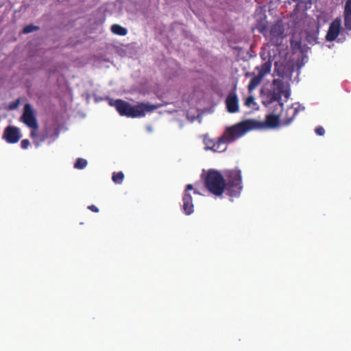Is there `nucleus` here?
I'll return each mask as SVG.
<instances>
[{"label": "nucleus", "mask_w": 351, "mask_h": 351, "mask_svg": "<svg viewBox=\"0 0 351 351\" xmlns=\"http://www.w3.org/2000/svg\"><path fill=\"white\" fill-rule=\"evenodd\" d=\"M315 132L319 136H323L325 134V130L322 126H318L315 128Z\"/></svg>", "instance_id": "obj_24"}, {"label": "nucleus", "mask_w": 351, "mask_h": 351, "mask_svg": "<svg viewBox=\"0 0 351 351\" xmlns=\"http://www.w3.org/2000/svg\"><path fill=\"white\" fill-rule=\"evenodd\" d=\"M225 180L219 171L210 169L204 178V186L211 194L221 196L224 193L226 188Z\"/></svg>", "instance_id": "obj_4"}, {"label": "nucleus", "mask_w": 351, "mask_h": 351, "mask_svg": "<svg viewBox=\"0 0 351 351\" xmlns=\"http://www.w3.org/2000/svg\"><path fill=\"white\" fill-rule=\"evenodd\" d=\"M256 122L258 123V125L255 128V130L263 129L265 128H274L280 123V116L278 114H269L266 116L265 121L264 122L256 120Z\"/></svg>", "instance_id": "obj_12"}, {"label": "nucleus", "mask_w": 351, "mask_h": 351, "mask_svg": "<svg viewBox=\"0 0 351 351\" xmlns=\"http://www.w3.org/2000/svg\"><path fill=\"white\" fill-rule=\"evenodd\" d=\"M254 104H255L254 97L252 96L248 97L245 101V105L248 107H251Z\"/></svg>", "instance_id": "obj_22"}, {"label": "nucleus", "mask_w": 351, "mask_h": 351, "mask_svg": "<svg viewBox=\"0 0 351 351\" xmlns=\"http://www.w3.org/2000/svg\"><path fill=\"white\" fill-rule=\"evenodd\" d=\"M21 138V134L19 128L11 125L5 128L2 136V138L10 144L18 143Z\"/></svg>", "instance_id": "obj_10"}, {"label": "nucleus", "mask_w": 351, "mask_h": 351, "mask_svg": "<svg viewBox=\"0 0 351 351\" xmlns=\"http://www.w3.org/2000/svg\"><path fill=\"white\" fill-rule=\"evenodd\" d=\"M263 77L261 76L259 74L257 75L254 76L250 81V83L248 84V90L250 92L254 90L255 88H257V86L261 83L263 80Z\"/></svg>", "instance_id": "obj_17"}, {"label": "nucleus", "mask_w": 351, "mask_h": 351, "mask_svg": "<svg viewBox=\"0 0 351 351\" xmlns=\"http://www.w3.org/2000/svg\"><path fill=\"white\" fill-rule=\"evenodd\" d=\"M21 120L30 129H38V123L35 116L34 110L30 104H25Z\"/></svg>", "instance_id": "obj_7"}, {"label": "nucleus", "mask_w": 351, "mask_h": 351, "mask_svg": "<svg viewBox=\"0 0 351 351\" xmlns=\"http://www.w3.org/2000/svg\"><path fill=\"white\" fill-rule=\"evenodd\" d=\"M227 110L230 113H235L239 110V100L237 94L231 92L226 99Z\"/></svg>", "instance_id": "obj_13"}, {"label": "nucleus", "mask_w": 351, "mask_h": 351, "mask_svg": "<svg viewBox=\"0 0 351 351\" xmlns=\"http://www.w3.org/2000/svg\"><path fill=\"white\" fill-rule=\"evenodd\" d=\"M88 209L90 210L91 211H93L94 213H98L99 212V208L96 206H95V205L88 206Z\"/></svg>", "instance_id": "obj_27"}, {"label": "nucleus", "mask_w": 351, "mask_h": 351, "mask_svg": "<svg viewBox=\"0 0 351 351\" xmlns=\"http://www.w3.org/2000/svg\"><path fill=\"white\" fill-rule=\"evenodd\" d=\"M343 21L346 29L351 31V0H346L345 3Z\"/></svg>", "instance_id": "obj_14"}, {"label": "nucleus", "mask_w": 351, "mask_h": 351, "mask_svg": "<svg viewBox=\"0 0 351 351\" xmlns=\"http://www.w3.org/2000/svg\"><path fill=\"white\" fill-rule=\"evenodd\" d=\"M193 190V186L189 184L186 186L182 197V210L186 215H189L194 212V205L193 204V198L189 193L190 191Z\"/></svg>", "instance_id": "obj_9"}, {"label": "nucleus", "mask_w": 351, "mask_h": 351, "mask_svg": "<svg viewBox=\"0 0 351 351\" xmlns=\"http://www.w3.org/2000/svg\"><path fill=\"white\" fill-rule=\"evenodd\" d=\"M39 29L38 26L34 25H28L23 27V34H29L31 32H33L34 31H36Z\"/></svg>", "instance_id": "obj_21"}, {"label": "nucleus", "mask_w": 351, "mask_h": 351, "mask_svg": "<svg viewBox=\"0 0 351 351\" xmlns=\"http://www.w3.org/2000/svg\"><path fill=\"white\" fill-rule=\"evenodd\" d=\"M341 19L340 18H336L332 21L326 36L327 41H334L338 37L341 30Z\"/></svg>", "instance_id": "obj_11"}, {"label": "nucleus", "mask_w": 351, "mask_h": 351, "mask_svg": "<svg viewBox=\"0 0 351 351\" xmlns=\"http://www.w3.org/2000/svg\"><path fill=\"white\" fill-rule=\"evenodd\" d=\"M29 145V141L28 139H23L21 142V147L22 149H27Z\"/></svg>", "instance_id": "obj_25"}, {"label": "nucleus", "mask_w": 351, "mask_h": 351, "mask_svg": "<svg viewBox=\"0 0 351 351\" xmlns=\"http://www.w3.org/2000/svg\"><path fill=\"white\" fill-rule=\"evenodd\" d=\"M257 125L258 123L256 122V120L247 119L231 127L227 128L223 134V136L228 143H230L242 136L247 132L255 130V128L257 127Z\"/></svg>", "instance_id": "obj_5"}, {"label": "nucleus", "mask_w": 351, "mask_h": 351, "mask_svg": "<svg viewBox=\"0 0 351 351\" xmlns=\"http://www.w3.org/2000/svg\"><path fill=\"white\" fill-rule=\"evenodd\" d=\"M87 164H88V162H87L86 160H85L84 158H79L77 159L76 162H75L74 167L75 169H82L86 167Z\"/></svg>", "instance_id": "obj_20"}, {"label": "nucleus", "mask_w": 351, "mask_h": 351, "mask_svg": "<svg viewBox=\"0 0 351 351\" xmlns=\"http://www.w3.org/2000/svg\"><path fill=\"white\" fill-rule=\"evenodd\" d=\"M273 89L269 90L266 94V101L264 104H271L278 101V105L280 110H282L283 103L281 101V97L283 95L286 99L290 97L289 84L285 82L281 79H274L272 82Z\"/></svg>", "instance_id": "obj_2"}, {"label": "nucleus", "mask_w": 351, "mask_h": 351, "mask_svg": "<svg viewBox=\"0 0 351 351\" xmlns=\"http://www.w3.org/2000/svg\"><path fill=\"white\" fill-rule=\"evenodd\" d=\"M110 29L113 34L119 36H125L128 33L126 28L118 24L112 25L110 27Z\"/></svg>", "instance_id": "obj_18"}, {"label": "nucleus", "mask_w": 351, "mask_h": 351, "mask_svg": "<svg viewBox=\"0 0 351 351\" xmlns=\"http://www.w3.org/2000/svg\"><path fill=\"white\" fill-rule=\"evenodd\" d=\"M110 104L115 107L120 115L132 118L144 117L146 112H151L154 109V106L144 103L132 106L122 99H117L114 104L111 103Z\"/></svg>", "instance_id": "obj_1"}, {"label": "nucleus", "mask_w": 351, "mask_h": 351, "mask_svg": "<svg viewBox=\"0 0 351 351\" xmlns=\"http://www.w3.org/2000/svg\"><path fill=\"white\" fill-rule=\"evenodd\" d=\"M32 131L30 132V137L32 138H35L36 137L38 136V133H37V131L38 129H31Z\"/></svg>", "instance_id": "obj_26"}, {"label": "nucleus", "mask_w": 351, "mask_h": 351, "mask_svg": "<svg viewBox=\"0 0 351 351\" xmlns=\"http://www.w3.org/2000/svg\"><path fill=\"white\" fill-rule=\"evenodd\" d=\"M259 32L264 34L270 41L272 45L278 47L282 45L284 35V27L281 22H277L272 25L269 28V32L267 34V27L263 25L258 27Z\"/></svg>", "instance_id": "obj_6"}, {"label": "nucleus", "mask_w": 351, "mask_h": 351, "mask_svg": "<svg viewBox=\"0 0 351 351\" xmlns=\"http://www.w3.org/2000/svg\"><path fill=\"white\" fill-rule=\"evenodd\" d=\"M271 68V61L268 60L263 63L261 66H258L256 67V69L258 71V73L261 76L264 77L265 75L269 73Z\"/></svg>", "instance_id": "obj_16"}, {"label": "nucleus", "mask_w": 351, "mask_h": 351, "mask_svg": "<svg viewBox=\"0 0 351 351\" xmlns=\"http://www.w3.org/2000/svg\"><path fill=\"white\" fill-rule=\"evenodd\" d=\"M52 134L51 135H49V133H48V131L47 130L45 133H43L40 137H39V141L40 142H43L45 141V140L48 139L50 137H52Z\"/></svg>", "instance_id": "obj_23"}, {"label": "nucleus", "mask_w": 351, "mask_h": 351, "mask_svg": "<svg viewBox=\"0 0 351 351\" xmlns=\"http://www.w3.org/2000/svg\"><path fill=\"white\" fill-rule=\"evenodd\" d=\"M251 75H252V73H247L245 74V76H246V77H249V76H250Z\"/></svg>", "instance_id": "obj_28"}, {"label": "nucleus", "mask_w": 351, "mask_h": 351, "mask_svg": "<svg viewBox=\"0 0 351 351\" xmlns=\"http://www.w3.org/2000/svg\"><path fill=\"white\" fill-rule=\"evenodd\" d=\"M204 143L206 149L212 150L214 152L221 153L227 149L228 143L223 136L216 139L205 138Z\"/></svg>", "instance_id": "obj_8"}, {"label": "nucleus", "mask_w": 351, "mask_h": 351, "mask_svg": "<svg viewBox=\"0 0 351 351\" xmlns=\"http://www.w3.org/2000/svg\"><path fill=\"white\" fill-rule=\"evenodd\" d=\"M298 110L296 108H293V106L289 107L284 114H282V124L284 125H287L291 123V122L293 120L295 117L297 115Z\"/></svg>", "instance_id": "obj_15"}, {"label": "nucleus", "mask_w": 351, "mask_h": 351, "mask_svg": "<svg viewBox=\"0 0 351 351\" xmlns=\"http://www.w3.org/2000/svg\"><path fill=\"white\" fill-rule=\"evenodd\" d=\"M112 181L116 184H121L124 179V174L123 172H114L112 177Z\"/></svg>", "instance_id": "obj_19"}, {"label": "nucleus", "mask_w": 351, "mask_h": 351, "mask_svg": "<svg viewBox=\"0 0 351 351\" xmlns=\"http://www.w3.org/2000/svg\"><path fill=\"white\" fill-rule=\"evenodd\" d=\"M224 174L226 177L224 192L230 197H239L243 189L241 170L238 169L226 170Z\"/></svg>", "instance_id": "obj_3"}]
</instances>
